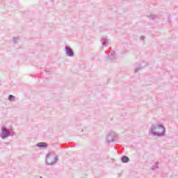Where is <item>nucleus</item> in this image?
<instances>
[{"mask_svg":"<svg viewBox=\"0 0 178 178\" xmlns=\"http://www.w3.org/2000/svg\"><path fill=\"white\" fill-rule=\"evenodd\" d=\"M152 131L154 136H163L165 134V127L163 125H156L152 128Z\"/></svg>","mask_w":178,"mask_h":178,"instance_id":"1","label":"nucleus"},{"mask_svg":"<svg viewBox=\"0 0 178 178\" xmlns=\"http://www.w3.org/2000/svg\"><path fill=\"white\" fill-rule=\"evenodd\" d=\"M38 147H47V143H39L38 144Z\"/></svg>","mask_w":178,"mask_h":178,"instance_id":"7","label":"nucleus"},{"mask_svg":"<svg viewBox=\"0 0 178 178\" xmlns=\"http://www.w3.org/2000/svg\"><path fill=\"white\" fill-rule=\"evenodd\" d=\"M122 162H124V163L129 162V157L124 156L122 157Z\"/></svg>","mask_w":178,"mask_h":178,"instance_id":"5","label":"nucleus"},{"mask_svg":"<svg viewBox=\"0 0 178 178\" xmlns=\"http://www.w3.org/2000/svg\"><path fill=\"white\" fill-rule=\"evenodd\" d=\"M2 133L4 136H6V137H8V136H9V131L6 130V129L5 128H2Z\"/></svg>","mask_w":178,"mask_h":178,"instance_id":"4","label":"nucleus"},{"mask_svg":"<svg viewBox=\"0 0 178 178\" xmlns=\"http://www.w3.org/2000/svg\"><path fill=\"white\" fill-rule=\"evenodd\" d=\"M66 53L68 56H73V50L72 49L69 48L68 47H65Z\"/></svg>","mask_w":178,"mask_h":178,"instance_id":"3","label":"nucleus"},{"mask_svg":"<svg viewBox=\"0 0 178 178\" xmlns=\"http://www.w3.org/2000/svg\"><path fill=\"white\" fill-rule=\"evenodd\" d=\"M8 99L10 102H12V101H15V96L10 95L8 97Z\"/></svg>","mask_w":178,"mask_h":178,"instance_id":"6","label":"nucleus"},{"mask_svg":"<svg viewBox=\"0 0 178 178\" xmlns=\"http://www.w3.org/2000/svg\"><path fill=\"white\" fill-rule=\"evenodd\" d=\"M56 161H58V156H56L55 154H49L47 156V162L49 164V165H52V163H55V162H56Z\"/></svg>","mask_w":178,"mask_h":178,"instance_id":"2","label":"nucleus"}]
</instances>
